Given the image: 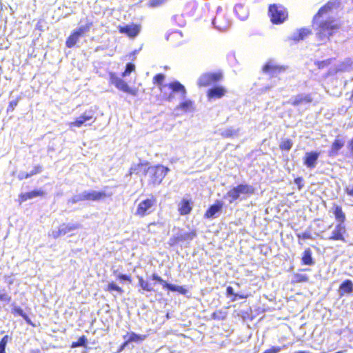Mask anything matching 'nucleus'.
Listing matches in <instances>:
<instances>
[{
	"instance_id": "obj_31",
	"label": "nucleus",
	"mask_w": 353,
	"mask_h": 353,
	"mask_svg": "<svg viewBox=\"0 0 353 353\" xmlns=\"http://www.w3.org/2000/svg\"><path fill=\"white\" fill-rule=\"evenodd\" d=\"M12 313L15 316L16 315L21 316L28 325H30L32 327H35V325L32 323V321L29 318V316L23 312V310L20 307L15 306V307H12Z\"/></svg>"
},
{
	"instance_id": "obj_29",
	"label": "nucleus",
	"mask_w": 353,
	"mask_h": 353,
	"mask_svg": "<svg viewBox=\"0 0 353 353\" xmlns=\"http://www.w3.org/2000/svg\"><path fill=\"white\" fill-rule=\"evenodd\" d=\"M74 30H73L69 37L66 39L65 46L68 48H72L79 42L80 36Z\"/></svg>"
},
{
	"instance_id": "obj_44",
	"label": "nucleus",
	"mask_w": 353,
	"mask_h": 353,
	"mask_svg": "<svg viewBox=\"0 0 353 353\" xmlns=\"http://www.w3.org/2000/svg\"><path fill=\"white\" fill-rule=\"evenodd\" d=\"M293 142L291 139H285L282 141L279 144V148L282 151H289L292 148Z\"/></svg>"
},
{
	"instance_id": "obj_19",
	"label": "nucleus",
	"mask_w": 353,
	"mask_h": 353,
	"mask_svg": "<svg viewBox=\"0 0 353 353\" xmlns=\"http://www.w3.org/2000/svg\"><path fill=\"white\" fill-rule=\"evenodd\" d=\"M80 228L79 224H62L58 229L57 231L52 232V237L57 239L61 236L65 235V234L77 230Z\"/></svg>"
},
{
	"instance_id": "obj_60",
	"label": "nucleus",
	"mask_w": 353,
	"mask_h": 353,
	"mask_svg": "<svg viewBox=\"0 0 353 353\" xmlns=\"http://www.w3.org/2000/svg\"><path fill=\"white\" fill-rule=\"evenodd\" d=\"M235 293L234 292L233 288L231 286H228L226 288V294L227 296L232 295L234 296V294Z\"/></svg>"
},
{
	"instance_id": "obj_17",
	"label": "nucleus",
	"mask_w": 353,
	"mask_h": 353,
	"mask_svg": "<svg viewBox=\"0 0 353 353\" xmlns=\"http://www.w3.org/2000/svg\"><path fill=\"white\" fill-rule=\"evenodd\" d=\"M196 235V232L194 231H192L178 236H173L169 239L168 244L170 246H175L181 241L192 240Z\"/></svg>"
},
{
	"instance_id": "obj_8",
	"label": "nucleus",
	"mask_w": 353,
	"mask_h": 353,
	"mask_svg": "<svg viewBox=\"0 0 353 353\" xmlns=\"http://www.w3.org/2000/svg\"><path fill=\"white\" fill-rule=\"evenodd\" d=\"M347 230L345 224L336 223L327 239L331 241L346 243Z\"/></svg>"
},
{
	"instance_id": "obj_4",
	"label": "nucleus",
	"mask_w": 353,
	"mask_h": 353,
	"mask_svg": "<svg viewBox=\"0 0 353 353\" xmlns=\"http://www.w3.org/2000/svg\"><path fill=\"white\" fill-rule=\"evenodd\" d=\"M268 14L272 23L275 25L284 23L288 18L287 8L281 4H270L268 6Z\"/></svg>"
},
{
	"instance_id": "obj_57",
	"label": "nucleus",
	"mask_w": 353,
	"mask_h": 353,
	"mask_svg": "<svg viewBox=\"0 0 353 353\" xmlns=\"http://www.w3.org/2000/svg\"><path fill=\"white\" fill-rule=\"evenodd\" d=\"M246 298H248V295H245V294H239L235 293V294H234V296H232V299H231V300H232V301H236L237 299H246Z\"/></svg>"
},
{
	"instance_id": "obj_22",
	"label": "nucleus",
	"mask_w": 353,
	"mask_h": 353,
	"mask_svg": "<svg viewBox=\"0 0 353 353\" xmlns=\"http://www.w3.org/2000/svg\"><path fill=\"white\" fill-rule=\"evenodd\" d=\"M223 203L220 200H216L214 203L209 207L204 214V217L206 219H210L214 216V214L220 212L223 208Z\"/></svg>"
},
{
	"instance_id": "obj_43",
	"label": "nucleus",
	"mask_w": 353,
	"mask_h": 353,
	"mask_svg": "<svg viewBox=\"0 0 353 353\" xmlns=\"http://www.w3.org/2000/svg\"><path fill=\"white\" fill-rule=\"evenodd\" d=\"M227 312L225 311H223L222 310H218L214 311L212 314V319L216 320V321H221L224 320L226 318Z\"/></svg>"
},
{
	"instance_id": "obj_47",
	"label": "nucleus",
	"mask_w": 353,
	"mask_h": 353,
	"mask_svg": "<svg viewBox=\"0 0 353 353\" xmlns=\"http://www.w3.org/2000/svg\"><path fill=\"white\" fill-rule=\"evenodd\" d=\"M135 70V65L132 63H128L126 64L125 70L122 72L121 76L123 77L129 75L131 72Z\"/></svg>"
},
{
	"instance_id": "obj_25",
	"label": "nucleus",
	"mask_w": 353,
	"mask_h": 353,
	"mask_svg": "<svg viewBox=\"0 0 353 353\" xmlns=\"http://www.w3.org/2000/svg\"><path fill=\"white\" fill-rule=\"evenodd\" d=\"M344 146V141L342 139H336L332 142L330 149L328 151L329 157H335L339 154V151Z\"/></svg>"
},
{
	"instance_id": "obj_64",
	"label": "nucleus",
	"mask_w": 353,
	"mask_h": 353,
	"mask_svg": "<svg viewBox=\"0 0 353 353\" xmlns=\"http://www.w3.org/2000/svg\"><path fill=\"white\" fill-rule=\"evenodd\" d=\"M294 353H308V352L304 351V350H299V351L294 352Z\"/></svg>"
},
{
	"instance_id": "obj_34",
	"label": "nucleus",
	"mask_w": 353,
	"mask_h": 353,
	"mask_svg": "<svg viewBox=\"0 0 353 353\" xmlns=\"http://www.w3.org/2000/svg\"><path fill=\"white\" fill-rule=\"evenodd\" d=\"M123 339L128 341V344L132 342H140L143 341L145 339V335L137 334L134 332L127 333V334L123 336Z\"/></svg>"
},
{
	"instance_id": "obj_58",
	"label": "nucleus",
	"mask_w": 353,
	"mask_h": 353,
	"mask_svg": "<svg viewBox=\"0 0 353 353\" xmlns=\"http://www.w3.org/2000/svg\"><path fill=\"white\" fill-rule=\"evenodd\" d=\"M347 148L352 155H353V138L351 139L347 143Z\"/></svg>"
},
{
	"instance_id": "obj_32",
	"label": "nucleus",
	"mask_w": 353,
	"mask_h": 353,
	"mask_svg": "<svg viewBox=\"0 0 353 353\" xmlns=\"http://www.w3.org/2000/svg\"><path fill=\"white\" fill-rule=\"evenodd\" d=\"M138 285L142 290L147 292H154L152 285L141 276H137Z\"/></svg>"
},
{
	"instance_id": "obj_52",
	"label": "nucleus",
	"mask_w": 353,
	"mask_h": 353,
	"mask_svg": "<svg viewBox=\"0 0 353 353\" xmlns=\"http://www.w3.org/2000/svg\"><path fill=\"white\" fill-rule=\"evenodd\" d=\"M296 236L299 239H312V234L309 231H305L302 233H299L296 234Z\"/></svg>"
},
{
	"instance_id": "obj_54",
	"label": "nucleus",
	"mask_w": 353,
	"mask_h": 353,
	"mask_svg": "<svg viewBox=\"0 0 353 353\" xmlns=\"http://www.w3.org/2000/svg\"><path fill=\"white\" fill-rule=\"evenodd\" d=\"M294 183L297 185L298 189L301 190L303 187V179L301 176H298L294 180Z\"/></svg>"
},
{
	"instance_id": "obj_62",
	"label": "nucleus",
	"mask_w": 353,
	"mask_h": 353,
	"mask_svg": "<svg viewBox=\"0 0 353 353\" xmlns=\"http://www.w3.org/2000/svg\"><path fill=\"white\" fill-rule=\"evenodd\" d=\"M339 71H340L339 69H336L334 71L332 72V71H328L325 74V77H329L330 75H332V74H336Z\"/></svg>"
},
{
	"instance_id": "obj_38",
	"label": "nucleus",
	"mask_w": 353,
	"mask_h": 353,
	"mask_svg": "<svg viewBox=\"0 0 353 353\" xmlns=\"http://www.w3.org/2000/svg\"><path fill=\"white\" fill-rule=\"evenodd\" d=\"M165 74L161 73L155 74L152 78L153 84L157 85L160 91H162L163 88L164 87L163 82L165 81Z\"/></svg>"
},
{
	"instance_id": "obj_16",
	"label": "nucleus",
	"mask_w": 353,
	"mask_h": 353,
	"mask_svg": "<svg viewBox=\"0 0 353 353\" xmlns=\"http://www.w3.org/2000/svg\"><path fill=\"white\" fill-rule=\"evenodd\" d=\"M140 29L139 25L132 23L125 26H120L119 31L120 33L125 34L130 38H134L139 33Z\"/></svg>"
},
{
	"instance_id": "obj_42",
	"label": "nucleus",
	"mask_w": 353,
	"mask_h": 353,
	"mask_svg": "<svg viewBox=\"0 0 353 353\" xmlns=\"http://www.w3.org/2000/svg\"><path fill=\"white\" fill-rule=\"evenodd\" d=\"M87 341H88V340H87L86 336L83 335V336H80L77 341H73L71 343L70 347L72 348H76V347H81V346L86 347Z\"/></svg>"
},
{
	"instance_id": "obj_40",
	"label": "nucleus",
	"mask_w": 353,
	"mask_h": 353,
	"mask_svg": "<svg viewBox=\"0 0 353 353\" xmlns=\"http://www.w3.org/2000/svg\"><path fill=\"white\" fill-rule=\"evenodd\" d=\"M105 290L112 293L113 292H117L119 294H123L124 293L123 289L117 285L114 281L110 282L105 287Z\"/></svg>"
},
{
	"instance_id": "obj_39",
	"label": "nucleus",
	"mask_w": 353,
	"mask_h": 353,
	"mask_svg": "<svg viewBox=\"0 0 353 353\" xmlns=\"http://www.w3.org/2000/svg\"><path fill=\"white\" fill-rule=\"evenodd\" d=\"M177 108L183 110L184 112H190L194 108V102L192 100H185L179 103Z\"/></svg>"
},
{
	"instance_id": "obj_46",
	"label": "nucleus",
	"mask_w": 353,
	"mask_h": 353,
	"mask_svg": "<svg viewBox=\"0 0 353 353\" xmlns=\"http://www.w3.org/2000/svg\"><path fill=\"white\" fill-rule=\"evenodd\" d=\"M148 8H154L163 5L167 0H146Z\"/></svg>"
},
{
	"instance_id": "obj_11",
	"label": "nucleus",
	"mask_w": 353,
	"mask_h": 353,
	"mask_svg": "<svg viewBox=\"0 0 353 353\" xmlns=\"http://www.w3.org/2000/svg\"><path fill=\"white\" fill-rule=\"evenodd\" d=\"M286 70L284 65L275 64L272 61H267L262 67V72L268 74L270 77H276Z\"/></svg>"
},
{
	"instance_id": "obj_37",
	"label": "nucleus",
	"mask_w": 353,
	"mask_h": 353,
	"mask_svg": "<svg viewBox=\"0 0 353 353\" xmlns=\"http://www.w3.org/2000/svg\"><path fill=\"white\" fill-rule=\"evenodd\" d=\"M301 262L303 265H311L314 264V261L312 257V252L310 248L304 250L301 258Z\"/></svg>"
},
{
	"instance_id": "obj_21",
	"label": "nucleus",
	"mask_w": 353,
	"mask_h": 353,
	"mask_svg": "<svg viewBox=\"0 0 353 353\" xmlns=\"http://www.w3.org/2000/svg\"><path fill=\"white\" fill-rule=\"evenodd\" d=\"M44 194H45V192L40 189L34 190L24 192V193H21L19 195V203H23V202L26 201L28 199H31L34 197L43 196Z\"/></svg>"
},
{
	"instance_id": "obj_3",
	"label": "nucleus",
	"mask_w": 353,
	"mask_h": 353,
	"mask_svg": "<svg viewBox=\"0 0 353 353\" xmlns=\"http://www.w3.org/2000/svg\"><path fill=\"white\" fill-rule=\"evenodd\" d=\"M223 78L224 74L221 70L205 72L199 77L196 84L199 88L214 86L221 82Z\"/></svg>"
},
{
	"instance_id": "obj_10",
	"label": "nucleus",
	"mask_w": 353,
	"mask_h": 353,
	"mask_svg": "<svg viewBox=\"0 0 353 353\" xmlns=\"http://www.w3.org/2000/svg\"><path fill=\"white\" fill-rule=\"evenodd\" d=\"M340 6L339 0H330L321 6L318 12L314 14L312 19V23H316L317 20L323 15L328 14L333 9L339 8Z\"/></svg>"
},
{
	"instance_id": "obj_53",
	"label": "nucleus",
	"mask_w": 353,
	"mask_h": 353,
	"mask_svg": "<svg viewBox=\"0 0 353 353\" xmlns=\"http://www.w3.org/2000/svg\"><path fill=\"white\" fill-rule=\"evenodd\" d=\"M235 134V130L231 129L226 130L221 133L222 137L225 138L232 137Z\"/></svg>"
},
{
	"instance_id": "obj_56",
	"label": "nucleus",
	"mask_w": 353,
	"mask_h": 353,
	"mask_svg": "<svg viewBox=\"0 0 353 353\" xmlns=\"http://www.w3.org/2000/svg\"><path fill=\"white\" fill-rule=\"evenodd\" d=\"M10 339V337L8 335H5L3 337L1 338L0 340V346H1L2 348L6 350V345Z\"/></svg>"
},
{
	"instance_id": "obj_14",
	"label": "nucleus",
	"mask_w": 353,
	"mask_h": 353,
	"mask_svg": "<svg viewBox=\"0 0 353 353\" xmlns=\"http://www.w3.org/2000/svg\"><path fill=\"white\" fill-rule=\"evenodd\" d=\"M93 114H94L92 111L85 112L74 121L70 122L68 125L70 128H80L88 121H91L92 122H94L95 121V118Z\"/></svg>"
},
{
	"instance_id": "obj_41",
	"label": "nucleus",
	"mask_w": 353,
	"mask_h": 353,
	"mask_svg": "<svg viewBox=\"0 0 353 353\" xmlns=\"http://www.w3.org/2000/svg\"><path fill=\"white\" fill-rule=\"evenodd\" d=\"M334 60L335 58H329L325 60L316 61L314 62V65L319 70H323L327 68L331 64V63Z\"/></svg>"
},
{
	"instance_id": "obj_36",
	"label": "nucleus",
	"mask_w": 353,
	"mask_h": 353,
	"mask_svg": "<svg viewBox=\"0 0 353 353\" xmlns=\"http://www.w3.org/2000/svg\"><path fill=\"white\" fill-rule=\"evenodd\" d=\"M86 23L84 26H79L78 28L74 30V31L77 33H79L78 34L80 37H83L85 35V34L90 31V28L93 26V22L92 20L89 19L88 18L85 19Z\"/></svg>"
},
{
	"instance_id": "obj_50",
	"label": "nucleus",
	"mask_w": 353,
	"mask_h": 353,
	"mask_svg": "<svg viewBox=\"0 0 353 353\" xmlns=\"http://www.w3.org/2000/svg\"><path fill=\"white\" fill-rule=\"evenodd\" d=\"M309 280V278L305 274H297L294 275V281L296 283H305L307 282Z\"/></svg>"
},
{
	"instance_id": "obj_2",
	"label": "nucleus",
	"mask_w": 353,
	"mask_h": 353,
	"mask_svg": "<svg viewBox=\"0 0 353 353\" xmlns=\"http://www.w3.org/2000/svg\"><path fill=\"white\" fill-rule=\"evenodd\" d=\"M170 169L162 165L148 166L147 173L148 174V184L152 186H157L161 183Z\"/></svg>"
},
{
	"instance_id": "obj_1",
	"label": "nucleus",
	"mask_w": 353,
	"mask_h": 353,
	"mask_svg": "<svg viewBox=\"0 0 353 353\" xmlns=\"http://www.w3.org/2000/svg\"><path fill=\"white\" fill-rule=\"evenodd\" d=\"M340 28V26L336 23L334 19L329 18L321 21L317 23L316 28V35L319 40L326 41L330 37L336 32Z\"/></svg>"
},
{
	"instance_id": "obj_27",
	"label": "nucleus",
	"mask_w": 353,
	"mask_h": 353,
	"mask_svg": "<svg viewBox=\"0 0 353 353\" xmlns=\"http://www.w3.org/2000/svg\"><path fill=\"white\" fill-rule=\"evenodd\" d=\"M312 34V31L307 28H301L297 32L292 36V39L295 42H299L305 39L308 35Z\"/></svg>"
},
{
	"instance_id": "obj_9",
	"label": "nucleus",
	"mask_w": 353,
	"mask_h": 353,
	"mask_svg": "<svg viewBox=\"0 0 353 353\" xmlns=\"http://www.w3.org/2000/svg\"><path fill=\"white\" fill-rule=\"evenodd\" d=\"M157 199L154 196L141 201L137 208L136 215L143 217L150 213V210L156 204Z\"/></svg>"
},
{
	"instance_id": "obj_5",
	"label": "nucleus",
	"mask_w": 353,
	"mask_h": 353,
	"mask_svg": "<svg viewBox=\"0 0 353 353\" xmlns=\"http://www.w3.org/2000/svg\"><path fill=\"white\" fill-rule=\"evenodd\" d=\"M109 84L113 85L119 90L132 96H137L139 93L138 88H130L124 79L113 72H109Z\"/></svg>"
},
{
	"instance_id": "obj_15",
	"label": "nucleus",
	"mask_w": 353,
	"mask_h": 353,
	"mask_svg": "<svg viewBox=\"0 0 353 353\" xmlns=\"http://www.w3.org/2000/svg\"><path fill=\"white\" fill-rule=\"evenodd\" d=\"M320 155V152L317 151H311L305 153L303 160L304 165L310 169L316 167L317 160Z\"/></svg>"
},
{
	"instance_id": "obj_30",
	"label": "nucleus",
	"mask_w": 353,
	"mask_h": 353,
	"mask_svg": "<svg viewBox=\"0 0 353 353\" xmlns=\"http://www.w3.org/2000/svg\"><path fill=\"white\" fill-rule=\"evenodd\" d=\"M234 188L238 191L239 195L241 194L252 195L255 191L254 188L248 184H239Z\"/></svg>"
},
{
	"instance_id": "obj_13",
	"label": "nucleus",
	"mask_w": 353,
	"mask_h": 353,
	"mask_svg": "<svg viewBox=\"0 0 353 353\" xmlns=\"http://www.w3.org/2000/svg\"><path fill=\"white\" fill-rule=\"evenodd\" d=\"M228 93V90L223 85H214L209 88L206 92L208 101L216 100L224 97Z\"/></svg>"
},
{
	"instance_id": "obj_49",
	"label": "nucleus",
	"mask_w": 353,
	"mask_h": 353,
	"mask_svg": "<svg viewBox=\"0 0 353 353\" xmlns=\"http://www.w3.org/2000/svg\"><path fill=\"white\" fill-rule=\"evenodd\" d=\"M117 279L121 281H126L128 283L132 282V278L130 274H119L117 276Z\"/></svg>"
},
{
	"instance_id": "obj_59",
	"label": "nucleus",
	"mask_w": 353,
	"mask_h": 353,
	"mask_svg": "<svg viewBox=\"0 0 353 353\" xmlns=\"http://www.w3.org/2000/svg\"><path fill=\"white\" fill-rule=\"evenodd\" d=\"M345 192L350 196L353 197V185L352 188H345Z\"/></svg>"
},
{
	"instance_id": "obj_20",
	"label": "nucleus",
	"mask_w": 353,
	"mask_h": 353,
	"mask_svg": "<svg viewBox=\"0 0 353 353\" xmlns=\"http://www.w3.org/2000/svg\"><path fill=\"white\" fill-rule=\"evenodd\" d=\"M338 292L341 298L345 294H351L353 292V282L350 279L344 280L340 284Z\"/></svg>"
},
{
	"instance_id": "obj_26",
	"label": "nucleus",
	"mask_w": 353,
	"mask_h": 353,
	"mask_svg": "<svg viewBox=\"0 0 353 353\" xmlns=\"http://www.w3.org/2000/svg\"><path fill=\"white\" fill-rule=\"evenodd\" d=\"M333 214L338 223L345 224L346 215L341 205H334L332 208Z\"/></svg>"
},
{
	"instance_id": "obj_28",
	"label": "nucleus",
	"mask_w": 353,
	"mask_h": 353,
	"mask_svg": "<svg viewBox=\"0 0 353 353\" xmlns=\"http://www.w3.org/2000/svg\"><path fill=\"white\" fill-rule=\"evenodd\" d=\"M43 170V167L40 165L34 166L33 169L30 172H22L18 176V179L22 181L28 179L34 175L41 173Z\"/></svg>"
},
{
	"instance_id": "obj_63",
	"label": "nucleus",
	"mask_w": 353,
	"mask_h": 353,
	"mask_svg": "<svg viewBox=\"0 0 353 353\" xmlns=\"http://www.w3.org/2000/svg\"><path fill=\"white\" fill-rule=\"evenodd\" d=\"M349 100H350V101L353 103V90L352 91L351 96L350 97Z\"/></svg>"
},
{
	"instance_id": "obj_12",
	"label": "nucleus",
	"mask_w": 353,
	"mask_h": 353,
	"mask_svg": "<svg viewBox=\"0 0 353 353\" xmlns=\"http://www.w3.org/2000/svg\"><path fill=\"white\" fill-rule=\"evenodd\" d=\"M151 279L153 281H155L157 283L162 285L164 289L168 290L172 292H178L181 294H185L187 293V290L183 287L179 285H174L170 283H168L167 281L163 280L161 276H159L157 274H152L151 275Z\"/></svg>"
},
{
	"instance_id": "obj_6",
	"label": "nucleus",
	"mask_w": 353,
	"mask_h": 353,
	"mask_svg": "<svg viewBox=\"0 0 353 353\" xmlns=\"http://www.w3.org/2000/svg\"><path fill=\"white\" fill-rule=\"evenodd\" d=\"M109 195L103 191L84 192L81 195L76 196L72 199V203L83 201H99L104 199Z\"/></svg>"
},
{
	"instance_id": "obj_33",
	"label": "nucleus",
	"mask_w": 353,
	"mask_h": 353,
	"mask_svg": "<svg viewBox=\"0 0 353 353\" xmlns=\"http://www.w3.org/2000/svg\"><path fill=\"white\" fill-rule=\"evenodd\" d=\"M168 86L173 92H180L183 97L186 94L185 87L179 81L171 82L168 83Z\"/></svg>"
},
{
	"instance_id": "obj_48",
	"label": "nucleus",
	"mask_w": 353,
	"mask_h": 353,
	"mask_svg": "<svg viewBox=\"0 0 353 353\" xmlns=\"http://www.w3.org/2000/svg\"><path fill=\"white\" fill-rule=\"evenodd\" d=\"M12 299L11 296L6 291L5 289L0 290V301L9 303Z\"/></svg>"
},
{
	"instance_id": "obj_7",
	"label": "nucleus",
	"mask_w": 353,
	"mask_h": 353,
	"mask_svg": "<svg viewBox=\"0 0 353 353\" xmlns=\"http://www.w3.org/2000/svg\"><path fill=\"white\" fill-rule=\"evenodd\" d=\"M213 25L219 30H225L230 26V21L225 10L219 8L212 21Z\"/></svg>"
},
{
	"instance_id": "obj_55",
	"label": "nucleus",
	"mask_w": 353,
	"mask_h": 353,
	"mask_svg": "<svg viewBox=\"0 0 353 353\" xmlns=\"http://www.w3.org/2000/svg\"><path fill=\"white\" fill-rule=\"evenodd\" d=\"M281 350V347L279 346H272L270 348L265 350L263 353H278Z\"/></svg>"
},
{
	"instance_id": "obj_24",
	"label": "nucleus",
	"mask_w": 353,
	"mask_h": 353,
	"mask_svg": "<svg viewBox=\"0 0 353 353\" xmlns=\"http://www.w3.org/2000/svg\"><path fill=\"white\" fill-rule=\"evenodd\" d=\"M192 203L190 201H188L185 199H183L179 204V213L182 216L189 214L192 210Z\"/></svg>"
},
{
	"instance_id": "obj_51",
	"label": "nucleus",
	"mask_w": 353,
	"mask_h": 353,
	"mask_svg": "<svg viewBox=\"0 0 353 353\" xmlns=\"http://www.w3.org/2000/svg\"><path fill=\"white\" fill-rule=\"evenodd\" d=\"M19 99H16L9 102L8 106L7 108V112H12L16 106L18 105Z\"/></svg>"
},
{
	"instance_id": "obj_18",
	"label": "nucleus",
	"mask_w": 353,
	"mask_h": 353,
	"mask_svg": "<svg viewBox=\"0 0 353 353\" xmlns=\"http://www.w3.org/2000/svg\"><path fill=\"white\" fill-rule=\"evenodd\" d=\"M149 163L148 161H142L131 165L129 168L128 175L131 176L132 174H147V168Z\"/></svg>"
},
{
	"instance_id": "obj_35",
	"label": "nucleus",
	"mask_w": 353,
	"mask_h": 353,
	"mask_svg": "<svg viewBox=\"0 0 353 353\" xmlns=\"http://www.w3.org/2000/svg\"><path fill=\"white\" fill-rule=\"evenodd\" d=\"M236 15L241 19L244 20L248 17V12L246 8L242 4H237L234 7Z\"/></svg>"
},
{
	"instance_id": "obj_23",
	"label": "nucleus",
	"mask_w": 353,
	"mask_h": 353,
	"mask_svg": "<svg viewBox=\"0 0 353 353\" xmlns=\"http://www.w3.org/2000/svg\"><path fill=\"white\" fill-rule=\"evenodd\" d=\"M312 102V97L310 94L305 95L298 94L294 99L289 103L293 106H299L304 103H310Z\"/></svg>"
},
{
	"instance_id": "obj_45",
	"label": "nucleus",
	"mask_w": 353,
	"mask_h": 353,
	"mask_svg": "<svg viewBox=\"0 0 353 353\" xmlns=\"http://www.w3.org/2000/svg\"><path fill=\"white\" fill-rule=\"evenodd\" d=\"M227 196L230 198V203L234 202V201L237 200L240 196L238 191L236 190L235 188L230 189L227 192Z\"/></svg>"
},
{
	"instance_id": "obj_61",
	"label": "nucleus",
	"mask_w": 353,
	"mask_h": 353,
	"mask_svg": "<svg viewBox=\"0 0 353 353\" xmlns=\"http://www.w3.org/2000/svg\"><path fill=\"white\" fill-rule=\"evenodd\" d=\"M128 341H126L125 340V341L119 347L118 352H122L125 348V347L128 346Z\"/></svg>"
}]
</instances>
